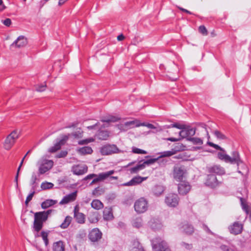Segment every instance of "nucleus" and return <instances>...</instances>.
Here are the masks:
<instances>
[{
	"label": "nucleus",
	"mask_w": 251,
	"mask_h": 251,
	"mask_svg": "<svg viewBox=\"0 0 251 251\" xmlns=\"http://www.w3.org/2000/svg\"><path fill=\"white\" fill-rule=\"evenodd\" d=\"M191 189V185L189 182L185 180L179 181L177 184V190L179 194L181 195H186Z\"/></svg>",
	"instance_id": "10"
},
{
	"label": "nucleus",
	"mask_w": 251,
	"mask_h": 251,
	"mask_svg": "<svg viewBox=\"0 0 251 251\" xmlns=\"http://www.w3.org/2000/svg\"><path fill=\"white\" fill-rule=\"evenodd\" d=\"M241 204H242V208L247 213H249V210H248V205L246 204V203H244L243 201H242V199L241 198Z\"/></svg>",
	"instance_id": "61"
},
{
	"label": "nucleus",
	"mask_w": 251,
	"mask_h": 251,
	"mask_svg": "<svg viewBox=\"0 0 251 251\" xmlns=\"http://www.w3.org/2000/svg\"><path fill=\"white\" fill-rule=\"evenodd\" d=\"M49 231H43L41 233V236L42 237L43 240H44L45 245L47 246L49 244V241L48 239V236L49 235Z\"/></svg>",
	"instance_id": "47"
},
{
	"label": "nucleus",
	"mask_w": 251,
	"mask_h": 251,
	"mask_svg": "<svg viewBox=\"0 0 251 251\" xmlns=\"http://www.w3.org/2000/svg\"><path fill=\"white\" fill-rule=\"evenodd\" d=\"M186 173V170L183 166L175 167L174 168V178L179 182L184 180Z\"/></svg>",
	"instance_id": "9"
},
{
	"label": "nucleus",
	"mask_w": 251,
	"mask_h": 251,
	"mask_svg": "<svg viewBox=\"0 0 251 251\" xmlns=\"http://www.w3.org/2000/svg\"><path fill=\"white\" fill-rule=\"evenodd\" d=\"M153 193L156 196H159L164 191V187L161 185H156L153 188Z\"/></svg>",
	"instance_id": "36"
},
{
	"label": "nucleus",
	"mask_w": 251,
	"mask_h": 251,
	"mask_svg": "<svg viewBox=\"0 0 251 251\" xmlns=\"http://www.w3.org/2000/svg\"><path fill=\"white\" fill-rule=\"evenodd\" d=\"M57 203V201L53 200H47L41 204V207L43 209H46Z\"/></svg>",
	"instance_id": "31"
},
{
	"label": "nucleus",
	"mask_w": 251,
	"mask_h": 251,
	"mask_svg": "<svg viewBox=\"0 0 251 251\" xmlns=\"http://www.w3.org/2000/svg\"><path fill=\"white\" fill-rule=\"evenodd\" d=\"M186 125H187L183 123L174 122L173 126L174 128H176L180 129V130H182L184 129Z\"/></svg>",
	"instance_id": "51"
},
{
	"label": "nucleus",
	"mask_w": 251,
	"mask_h": 251,
	"mask_svg": "<svg viewBox=\"0 0 251 251\" xmlns=\"http://www.w3.org/2000/svg\"><path fill=\"white\" fill-rule=\"evenodd\" d=\"M78 151L80 154L82 155H85L87 154H91L93 152V150L91 147L85 146L80 148L78 150Z\"/></svg>",
	"instance_id": "34"
},
{
	"label": "nucleus",
	"mask_w": 251,
	"mask_h": 251,
	"mask_svg": "<svg viewBox=\"0 0 251 251\" xmlns=\"http://www.w3.org/2000/svg\"><path fill=\"white\" fill-rule=\"evenodd\" d=\"M47 85L45 82L44 84H38L35 86V90L38 92H43L45 90Z\"/></svg>",
	"instance_id": "52"
},
{
	"label": "nucleus",
	"mask_w": 251,
	"mask_h": 251,
	"mask_svg": "<svg viewBox=\"0 0 251 251\" xmlns=\"http://www.w3.org/2000/svg\"><path fill=\"white\" fill-rule=\"evenodd\" d=\"M140 126H145L148 127L149 128L151 129H155L156 127L154 126V125L152 123H140L138 122V124L136 125V127H138Z\"/></svg>",
	"instance_id": "48"
},
{
	"label": "nucleus",
	"mask_w": 251,
	"mask_h": 251,
	"mask_svg": "<svg viewBox=\"0 0 251 251\" xmlns=\"http://www.w3.org/2000/svg\"><path fill=\"white\" fill-rule=\"evenodd\" d=\"M179 230L187 235H191L194 232V228L192 225L187 222L181 223L179 225Z\"/></svg>",
	"instance_id": "12"
},
{
	"label": "nucleus",
	"mask_w": 251,
	"mask_h": 251,
	"mask_svg": "<svg viewBox=\"0 0 251 251\" xmlns=\"http://www.w3.org/2000/svg\"><path fill=\"white\" fill-rule=\"evenodd\" d=\"M104 192V190L103 188L98 187L93 191L92 194L96 196H99L103 194Z\"/></svg>",
	"instance_id": "43"
},
{
	"label": "nucleus",
	"mask_w": 251,
	"mask_h": 251,
	"mask_svg": "<svg viewBox=\"0 0 251 251\" xmlns=\"http://www.w3.org/2000/svg\"><path fill=\"white\" fill-rule=\"evenodd\" d=\"M148 201L143 198L137 200L134 203L135 210L139 213L145 212L148 209Z\"/></svg>",
	"instance_id": "5"
},
{
	"label": "nucleus",
	"mask_w": 251,
	"mask_h": 251,
	"mask_svg": "<svg viewBox=\"0 0 251 251\" xmlns=\"http://www.w3.org/2000/svg\"><path fill=\"white\" fill-rule=\"evenodd\" d=\"M181 246L185 247L187 250H190L192 248V245L189 244L188 243H186L185 242H182L181 243Z\"/></svg>",
	"instance_id": "63"
},
{
	"label": "nucleus",
	"mask_w": 251,
	"mask_h": 251,
	"mask_svg": "<svg viewBox=\"0 0 251 251\" xmlns=\"http://www.w3.org/2000/svg\"><path fill=\"white\" fill-rule=\"evenodd\" d=\"M34 194L35 190H33V191L27 196L25 201V204L26 205H27L29 202L32 200Z\"/></svg>",
	"instance_id": "55"
},
{
	"label": "nucleus",
	"mask_w": 251,
	"mask_h": 251,
	"mask_svg": "<svg viewBox=\"0 0 251 251\" xmlns=\"http://www.w3.org/2000/svg\"><path fill=\"white\" fill-rule=\"evenodd\" d=\"M72 219L71 217L69 216H67L60 226L63 229L66 228L70 224Z\"/></svg>",
	"instance_id": "38"
},
{
	"label": "nucleus",
	"mask_w": 251,
	"mask_h": 251,
	"mask_svg": "<svg viewBox=\"0 0 251 251\" xmlns=\"http://www.w3.org/2000/svg\"><path fill=\"white\" fill-rule=\"evenodd\" d=\"M196 131V127H193L190 125H187L184 129L182 130H180L178 132V134L181 138H185L186 140H187V138L192 137L195 134Z\"/></svg>",
	"instance_id": "7"
},
{
	"label": "nucleus",
	"mask_w": 251,
	"mask_h": 251,
	"mask_svg": "<svg viewBox=\"0 0 251 251\" xmlns=\"http://www.w3.org/2000/svg\"><path fill=\"white\" fill-rule=\"evenodd\" d=\"M150 226L153 229L156 230L161 227V224L160 222L155 219H152L149 223Z\"/></svg>",
	"instance_id": "27"
},
{
	"label": "nucleus",
	"mask_w": 251,
	"mask_h": 251,
	"mask_svg": "<svg viewBox=\"0 0 251 251\" xmlns=\"http://www.w3.org/2000/svg\"><path fill=\"white\" fill-rule=\"evenodd\" d=\"M207 172L215 176H223L226 174L225 169L219 165H214L207 168Z\"/></svg>",
	"instance_id": "11"
},
{
	"label": "nucleus",
	"mask_w": 251,
	"mask_h": 251,
	"mask_svg": "<svg viewBox=\"0 0 251 251\" xmlns=\"http://www.w3.org/2000/svg\"><path fill=\"white\" fill-rule=\"evenodd\" d=\"M76 192H75L65 196L60 201L59 204L63 205L74 201L76 199Z\"/></svg>",
	"instance_id": "22"
},
{
	"label": "nucleus",
	"mask_w": 251,
	"mask_h": 251,
	"mask_svg": "<svg viewBox=\"0 0 251 251\" xmlns=\"http://www.w3.org/2000/svg\"><path fill=\"white\" fill-rule=\"evenodd\" d=\"M52 211V210H48L34 213L33 228L35 231L39 232L41 230L43 226L44 223L47 220L49 216L51 214Z\"/></svg>",
	"instance_id": "1"
},
{
	"label": "nucleus",
	"mask_w": 251,
	"mask_h": 251,
	"mask_svg": "<svg viewBox=\"0 0 251 251\" xmlns=\"http://www.w3.org/2000/svg\"><path fill=\"white\" fill-rule=\"evenodd\" d=\"M144 168V164H140L137 165L136 166L133 167L130 169L131 173H137L139 170L143 169Z\"/></svg>",
	"instance_id": "42"
},
{
	"label": "nucleus",
	"mask_w": 251,
	"mask_h": 251,
	"mask_svg": "<svg viewBox=\"0 0 251 251\" xmlns=\"http://www.w3.org/2000/svg\"><path fill=\"white\" fill-rule=\"evenodd\" d=\"M132 151L135 153L139 154H146L147 153L146 151L136 148H133Z\"/></svg>",
	"instance_id": "56"
},
{
	"label": "nucleus",
	"mask_w": 251,
	"mask_h": 251,
	"mask_svg": "<svg viewBox=\"0 0 251 251\" xmlns=\"http://www.w3.org/2000/svg\"><path fill=\"white\" fill-rule=\"evenodd\" d=\"M207 145H208L209 146L214 148L216 150H220L221 152H224L225 153L226 151L225 149H224L223 148L221 147L220 146H219L217 144H214L211 142L208 141L207 142Z\"/></svg>",
	"instance_id": "41"
},
{
	"label": "nucleus",
	"mask_w": 251,
	"mask_h": 251,
	"mask_svg": "<svg viewBox=\"0 0 251 251\" xmlns=\"http://www.w3.org/2000/svg\"><path fill=\"white\" fill-rule=\"evenodd\" d=\"M93 141H94V139L93 138H89V139H87L82 140H80L78 142V144L85 145V144H88L89 143L93 142Z\"/></svg>",
	"instance_id": "57"
},
{
	"label": "nucleus",
	"mask_w": 251,
	"mask_h": 251,
	"mask_svg": "<svg viewBox=\"0 0 251 251\" xmlns=\"http://www.w3.org/2000/svg\"><path fill=\"white\" fill-rule=\"evenodd\" d=\"M37 179V177L36 175H35V173H33L32 174V176L31 177V180H30V181H31L30 185L32 186V189L33 190H35V189L36 188V181Z\"/></svg>",
	"instance_id": "45"
},
{
	"label": "nucleus",
	"mask_w": 251,
	"mask_h": 251,
	"mask_svg": "<svg viewBox=\"0 0 251 251\" xmlns=\"http://www.w3.org/2000/svg\"><path fill=\"white\" fill-rule=\"evenodd\" d=\"M88 167L85 165H74L72 168V171L76 175H82L87 172Z\"/></svg>",
	"instance_id": "18"
},
{
	"label": "nucleus",
	"mask_w": 251,
	"mask_h": 251,
	"mask_svg": "<svg viewBox=\"0 0 251 251\" xmlns=\"http://www.w3.org/2000/svg\"><path fill=\"white\" fill-rule=\"evenodd\" d=\"M207 145H208L209 146L214 148L216 150H220L221 152H224L225 153L226 151L225 149H224L223 148L221 147L220 146H219L217 144H214L211 142L208 141L207 142Z\"/></svg>",
	"instance_id": "40"
},
{
	"label": "nucleus",
	"mask_w": 251,
	"mask_h": 251,
	"mask_svg": "<svg viewBox=\"0 0 251 251\" xmlns=\"http://www.w3.org/2000/svg\"><path fill=\"white\" fill-rule=\"evenodd\" d=\"M102 233L98 228L93 229L89 234V238L92 242H97L100 240Z\"/></svg>",
	"instance_id": "16"
},
{
	"label": "nucleus",
	"mask_w": 251,
	"mask_h": 251,
	"mask_svg": "<svg viewBox=\"0 0 251 251\" xmlns=\"http://www.w3.org/2000/svg\"><path fill=\"white\" fill-rule=\"evenodd\" d=\"M165 202L166 204L170 207L172 206L173 203V194H170L167 196L165 199Z\"/></svg>",
	"instance_id": "46"
},
{
	"label": "nucleus",
	"mask_w": 251,
	"mask_h": 251,
	"mask_svg": "<svg viewBox=\"0 0 251 251\" xmlns=\"http://www.w3.org/2000/svg\"><path fill=\"white\" fill-rule=\"evenodd\" d=\"M53 186V184L51 182H44L42 183L41 185V188L43 190H47L52 188Z\"/></svg>",
	"instance_id": "44"
},
{
	"label": "nucleus",
	"mask_w": 251,
	"mask_h": 251,
	"mask_svg": "<svg viewBox=\"0 0 251 251\" xmlns=\"http://www.w3.org/2000/svg\"><path fill=\"white\" fill-rule=\"evenodd\" d=\"M186 147L182 144L178 143L174 144V155L176 154V152L185 150ZM185 152H180L178 155H174V158L181 159L182 160L186 159L187 156L185 155Z\"/></svg>",
	"instance_id": "8"
},
{
	"label": "nucleus",
	"mask_w": 251,
	"mask_h": 251,
	"mask_svg": "<svg viewBox=\"0 0 251 251\" xmlns=\"http://www.w3.org/2000/svg\"><path fill=\"white\" fill-rule=\"evenodd\" d=\"M129 251H145L138 241H134Z\"/></svg>",
	"instance_id": "29"
},
{
	"label": "nucleus",
	"mask_w": 251,
	"mask_h": 251,
	"mask_svg": "<svg viewBox=\"0 0 251 251\" xmlns=\"http://www.w3.org/2000/svg\"><path fill=\"white\" fill-rule=\"evenodd\" d=\"M38 176L43 175L49 171L53 165V162L51 160L42 158L38 162Z\"/></svg>",
	"instance_id": "3"
},
{
	"label": "nucleus",
	"mask_w": 251,
	"mask_h": 251,
	"mask_svg": "<svg viewBox=\"0 0 251 251\" xmlns=\"http://www.w3.org/2000/svg\"><path fill=\"white\" fill-rule=\"evenodd\" d=\"M2 23L6 26H9L11 24V21L10 19L7 18L4 20L2 21Z\"/></svg>",
	"instance_id": "62"
},
{
	"label": "nucleus",
	"mask_w": 251,
	"mask_h": 251,
	"mask_svg": "<svg viewBox=\"0 0 251 251\" xmlns=\"http://www.w3.org/2000/svg\"><path fill=\"white\" fill-rule=\"evenodd\" d=\"M207 145H208L209 146L214 148L216 150H220L221 152H224L225 153L226 151L225 149H224L223 148L221 147L220 146H219L217 144H214L211 142L208 141L207 142Z\"/></svg>",
	"instance_id": "39"
},
{
	"label": "nucleus",
	"mask_w": 251,
	"mask_h": 251,
	"mask_svg": "<svg viewBox=\"0 0 251 251\" xmlns=\"http://www.w3.org/2000/svg\"><path fill=\"white\" fill-rule=\"evenodd\" d=\"M243 227V225L241 223L239 222H235L228 227V229L230 233L238 235L242 232Z\"/></svg>",
	"instance_id": "14"
},
{
	"label": "nucleus",
	"mask_w": 251,
	"mask_h": 251,
	"mask_svg": "<svg viewBox=\"0 0 251 251\" xmlns=\"http://www.w3.org/2000/svg\"><path fill=\"white\" fill-rule=\"evenodd\" d=\"M53 251H65V245L61 241L55 242L52 247Z\"/></svg>",
	"instance_id": "25"
},
{
	"label": "nucleus",
	"mask_w": 251,
	"mask_h": 251,
	"mask_svg": "<svg viewBox=\"0 0 251 251\" xmlns=\"http://www.w3.org/2000/svg\"><path fill=\"white\" fill-rule=\"evenodd\" d=\"M158 159H159V158L150 159H149V160H147L144 161L142 163V164H144V168H145L146 165H149L153 164L154 162H155L156 161H157Z\"/></svg>",
	"instance_id": "53"
},
{
	"label": "nucleus",
	"mask_w": 251,
	"mask_h": 251,
	"mask_svg": "<svg viewBox=\"0 0 251 251\" xmlns=\"http://www.w3.org/2000/svg\"><path fill=\"white\" fill-rule=\"evenodd\" d=\"M119 151V149L115 145H106L101 148L100 152L102 155H110Z\"/></svg>",
	"instance_id": "13"
},
{
	"label": "nucleus",
	"mask_w": 251,
	"mask_h": 251,
	"mask_svg": "<svg viewBox=\"0 0 251 251\" xmlns=\"http://www.w3.org/2000/svg\"><path fill=\"white\" fill-rule=\"evenodd\" d=\"M222 183V181L218 180L216 176L214 174L209 173L207 175L204 184L205 185L214 189L219 186Z\"/></svg>",
	"instance_id": "6"
},
{
	"label": "nucleus",
	"mask_w": 251,
	"mask_h": 251,
	"mask_svg": "<svg viewBox=\"0 0 251 251\" xmlns=\"http://www.w3.org/2000/svg\"><path fill=\"white\" fill-rule=\"evenodd\" d=\"M68 154V152L66 151H62L60 153L57 154V158H61L65 157Z\"/></svg>",
	"instance_id": "59"
},
{
	"label": "nucleus",
	"mask_w": 251,
	"mask_h": 251,
	"mask_svg": "<svg viewBox=\"0 0 251 251\" xmlns=\"http://www.w3.org/2000/svg\"><path fill=\"white\" fill-rule=\"evenodd\" d=\"M214 135L217 137V138L221 140H225L226 139V137L222 132L219 131V130H215L214 131Z\"/></svg>",
	"instance_id": "49"
},
{
	"label": "nucleus",
	"mask_w": 251,
	"mask_h": 251,
	"mask_svg": "<svg viewBox=\"0 0 251 251\" xmlns=\"http://www.w3.org/2000/svg\"><path fill=\"white\" fill-rule=\"evenodd\" d=\"M114 170H111L106 172L101 173L97 175L100 181L104 180L114 173Z\"/></svg>",
	"instance_id": "28"
},
{
	"label": "nucleus",
	"mask_w": 251,
	"mask_h": 251,
	"mask_svg": "<svg viewBox=\"0 0 251 251\" xmlns=\"http://www.w3.org/2000/svg\"><path fill=\"white\" fill-rule=\"evenodd\" d=\"M75 216L76 221L79 224H83L85 221V216L82 213H76Z\"/></svg>",
	"instance_id": "37"
},
{
	"label": "nucleus",
	"mask_w": 251,
	"mask_h": 251,
	"mask_svg": "<svg viewBox=\"0 0 251 251\" xmlns=\"http://www.w3.org/2000/svg\"><path fill=\"white\" fill-rule=\"evenodd\" d=\"M220 249L223 251H230V248L228 246L226 245H221L220 247Z\"/></svg>",
	"instance_id": "64"
},
{
	"label": "nucleus",
	"mask_w": 251,
	"mask_h": 251,
	"mask_svg": "<svg viewBox=\"0 0 251 251\" xmlns=\"http://www.w3.org/2000/svg\"><path fill=\"white\" fill-rule=\"evenodd\" d=\"M27 44V39L25 36L21 35L19 36L18 38L11 45V47L22 48L25 47Z\"/></svg>",
	"instance_id": "15"
},
{
	"label": "nucleus",
	"mask_w": 251,
	"mask_h": 251,
	"mask_svg": "<svg viewBox=\"0 0 251 251\" xmlns=\"http://www.w3.org/2000/svg\"><path fill=\"white\" fill-rule=\"evenodd\" d=\"M120 120V118L113 116H109L107 117H103L101 119V121L105 123L100 126V128L108 127L110 123H114Z\"/></svg>",
	"instance_id": "21"
},
{
	"label": "nucleus",
	"mask_w": 251,
	"mask_h": 251,
	"mask_svg": "<svg viewBox=\"0 0 251 251\" xmlns=\"http://www.w3.org/2000/svg\"><path fill=\"white\" fill-rule=\"evenodd\" d=\"M71 135L75 138H80L82 137V132L80 130V129H79L75 132L72 133Z\"/></svg>",
	"instance_id": "54"
},
{
	"label": "nucleus",
	"mask_w": 251,
	"mask_h": 251,
	"mask_svg": "<svg viewBox=\"0 0 251 251\" xmlns=\"http://www.w3.org/2000/svg\"><path fill=\"white\" fill-rule=\"evenodd\" d=\"M70 134L68 135H64L62 139L57 142L54 146L51 147L49 150L50 152H54L61 148L62 145H64L65 142L68 139L69 136Z\"/></svg>",
	"instance_id": "19"
},
{
	"label": "nucleus",
	"mask_w": 251,
	"mask_h": 251,
	"mask_svg": "<svg viewBox=\"0 0 251 251\" xmlns=\"http://www.w3.org/2000/svg\"><path fill=\"white\" fill-rule=\"evenodd\" d=\"M199 31L203 34H206L207 31L206 27L204 25H200L199 26Z\"/></svg>",
	"instance_id": "60"
},
{
	"label": "nucleus",
	"mask_w": 251,
	"mask_h": 251,
	"mask_svg": "<svg viewBox=\"0 0 251 251\" xmlns=\"http://www.w3.org/2000/svg\"><path fill=\"white\" fill-rule=\"evenodd\" d=\"M103 219L106 221H110L113 219V215L112 210L109 208H105L103 212Z\"/></svg>",
	"instance_id": "26"
},
{
	"label": "nucleus",
	"mask_w": 251,
	"mask_h": 251,
	"mask_svg": "<svg viewBox=\"0 0 251 251\" xmlns=\"http://www.w3.org/2000/svg\"><path fill=\"white\" fill-rule=\"evenodd\" d=\"M179 202V198L176 194L174 193V208L178 205Z\"/></svg>",
	"instance_id": "58"
},
{
	"label": "nucleus",
	"mask_w": 251,
	"mask_h": 251,
	"mask_svg": "<svg viewBox=\"0 0 251 251\" xmlns=\"http://www.w3.org/2000/svg\"><path fill=\"white\" fill-rule=\"evenodd\" d=\"M20 133L18 132L17 130H13L6 137L4 144L5 150H9L15 142V141L19 137Z\"/></svg>",
	"instance_id": "4"
},
{
	"label": "nucleus",
	"mask_w": 251,
	"mask_h": 251,
	"mask_svg": "<svg viewBox=\"0 0 251 251\" xmlns=\"http://www.w3.org/2000/svg\"><path fill=\"white\" fill-rule=\"evenodd\" d=\"M138 121L135 120L132 121L126 122L123 124L118 125L117 126L121 130L123 131H126L127 130L133 128L136 125L138 124Z\"/></svg>",
	"instance_id": "17"
},
{
	"label": "nucleus",
	"mask_w": 251,
	"mask_h": 251,
	"mask_svg": "<svg viewBox=\"0 0 251 251\" xmlns=\"http://www.w3.org/2000/svg\"><path fill=\"white\" fill-rule=\"evenodd\" d=\"M141 176L134 177L130 181L128 182L125 183L123 184V186H134L140 184L142 182Z\"/></svg>",
	"instance_id": "24"
},
{
	"label": "nucleus",
	"mask_w": 251,
	"mask_h": 251,
	"mask_svg": "<svg viewBox=\"0 0 251 251\" xmlns=\"http://www.w3.org/2000/svg\"><path fill=\"white\" fill-rule=\"evenodd\" d=\"M132 226L136 228H139L143 225V220L141 217H137L132 220Z\"/></svg>",
	"instance_id": "32"
},
{
	"label": "nucleus",
	"mask_w": 251,
	"mask_h": 251,
	"mask_svg": "<svg viewBox=\"0 0 251 251\" xmlns=\"http://www.w3.org/2000/svg\"><path fill=\"white\" fill-rule=\"evenodd\" d=\"M89 121H86L85 122V126L87 128L88 130H97L98 128H100V127H99L100 124L98 122H96V120H92L90 122L91 123H89Z\"/></svg>",
	"instance_id": "23"
},
{
	"label": "nucleus",
	"mask_w": 251,
	"mask_h": 251,
	"mask_svg": "<svg viewBox=\"0 0 251 251\" xmlns=\"http://www.w3.org/2000/svg\"><path fill=\"white\" fill-rule=\"evenodd\" d=\"M91 206L97 210H99L103 207V203L99 200H94L91 202Z\"/></svg>",
	"instance_id": "33"
},
{
	"label": "nucleus",
	"mask_w": 251,
	"mask_h": 251,
	"mask_svg": "<svg viewBox=\"0 0 251 251\" xmlns=\"http://www.w3.org/2000/svg\"><path fill=\"white\" fill-rule=\"evenodd\" d=\"M187 141L191 142L193 145H201L203 144L202 140L199 137H189Z\"/></svg>",
	"instance_id": "35"
},
{
	"label": "nucleus",
	"mask_w": 251,
	"mask_h": 251,
	"mask_svg": "<svg viewBox=\"0 0 251 251\" xmlns=\"http://www.w3.org/2000/svg\"><path fill=\"white\" fill-rule=\"evenodd\" d=\"M154 251H171L168 247L167 243L164 241H162L153 245Z\"/></svg>",
	"instance_id": "20"
},
{
	"label": "nucleus",
	"mask_w": 251,
	"mask_h": 251,
	"mask_svg": "<svg viewBox=\"0 0 251 251\" xmlns=\"http://www.w3.org/2000/svg\"><path fill=\"white\" fill-rule=\"evenodd\" d=\"M160 155L158 157L159 159L163 157H168L173 155V151H165L159 153Z\"/></svg>",
	"instance_id": "50"
},
{
	"label": "nucleus",
	"mask_w": 251,
	"mask_h": 251,
	"mask_svg": "<svg viewBox=\"0 0 251 251\" xmlns=\"http://www.w3.org/2000/svg\"><path fill=\"white\" fill-rule=\"evenodd\" d=\"M232 156L224 152H218L217 153V157L222 160L224 161L226 163H230L231 164H236L238 166L240 164L243 163L241 160L239 153L237 151H233L231 153Z\"/></svg>",
	"instance_id": "2"
},
{
	"label": "nucleus",
	"mask_w": 251,
	"mask_h": 251,
	"mask_svg": "<svg viewBox=\"0 0 251 251\" xmlns=\"http://www.w3.org/2000/svg\"><path fill=\"white\" fill-rule=\"evenodd\" d=\"M97 136L100 140H107L109 136V133L107 130H100L97 134Z\"/></svg>",
	"instance_id": "30"
}]
</instances>
